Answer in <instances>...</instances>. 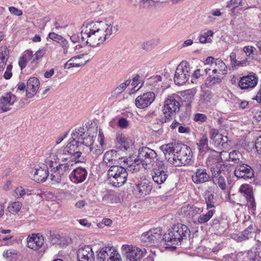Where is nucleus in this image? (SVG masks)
<instances>
[{"instance_id":"obj_17","label":"nucleus","mask_w":261,"mask_h":261,"mask_svg":"<svg viewBox=\"0 0 261 261\" xmlns=\"http://www.w3.org/2000/svg\"><path fill=\"white\" fill-rule=\"evenodd\" d=\"M196 169L192 176V181L196 184H201L208 181L210 175L207 173V170L204 165L197 166Z\"/></svg>"},{"instance_id":"obj_41","label":"nucleus","mask_w":261,"mask_h":261,"mask_svg":"<svg viewBox=\"0 0 261 261\" xmlns=\"http://www.w3.org/2000/svg\"><path fill=\"white\" fill-rule=\"evenodd\" d=\"M228 142H230L228 139V137L226 136H223L221 134L216 142L214 143L215 146H221L223 148H227L229 145Z\"/></svg>"},{"instance_id":"obj_13","label":"nucleus","mask_w":261,"mask_h":261,"mask_svg":"<svg viewBox=\"0 0 261 261\" xmlns=\"http://www.w3.org/2000/svg\"><path fill=\"white\" fill-rule=\"evenodd\" d=\"M45 164H41L36 168L34 173V180L37 182H44L48 176L49 168L53 167L54 162L49 160L45 161Z\"/></svg>"},{"instance_id":"obj_44","label":"nucleus","mask_w":261,"mask_h":261,"mask_svg":"<svg viewBox=\"0 0 261 261\" xmlns=\"http://www.w3.org/2000/svg\"><path fill=\"white\" fill-rule=\"evenodd\" d=\"M70 163L71 162H68L67 163L60 164L56 167V168L58 170L59 172L63 177H64V175L66 174V173L69 171L70 166L72 165V163L70 165Z\"/></svg>"},{"instance_id":"obj_42","label":"nucleus","mask_w":261,"mask_h":261,"mask_svg":"<svg viewBox=\"0 0 261 261\" xmlns=\"http://www.w3.org/2000/svg\"><path fill=\"white\" fill-rule=\"evenodd\" d=\"M215 212V210H210L206 214L200 215L197 219L198 222L200 224L207 222L213 217Z\"/></svg>"},{"instance_id":"obj_9","label":"nucleus","mask_w":261,"mask_h":261,"mask_svg":"<svg viewBox=\"0 0 261 261\" xmlns=\"http://www.w3.org/2000/svg\"><path fill=\"white\" fill-rule=\"evenodd\" d=\"M165 165L163 161H158L151 171V175L153 181L158 185L164 183L168 178L167 171L165 169Z\"/></svg>"},{"instance_id":"obj_38","label":"nucleus","mask_w":261,"mask_h":261,"mask_svg":"<svg viewBox=\"0 0 261 261\" xmlns=\"http://www.w3.org/2000/svg\"><path fill=\"white\" fill-rule=\"evenodd\" d=\"M255 228V226L253 224L250 225L246 229H245L242 234V238L243 240H247L252 238Z\"/></svg>"},{"instance_id":"obj_32","label":"nucleus","mask_w":261,"mask_h":261,"mask_svg":"<svg viewBox=\"0 0 261 261\" xmlns=\"http://www.w3.org/2000/svg\"><path fill=\"white\" fill-rule=\"evenodd\" d=\"M86 128L84 127H80L76 128L71 134V140H74L79 142L81 141L83 137L86 135Z\"/></svg>"},{"instance_id":"obj_40","label":"nucleus","mask_w":261,"mask_h":261,"mask_svg":"<svg viewBox=\"0 0 261 261\" xmlns=\"http://www.w3.org/2000/svg\"><path fill=\"white\" fill-rule=\"evenodd\" d=\"M134 7H139L140 9L148 7L150 5L152 0H129Z\"/></svg>"},{"instance_id":"obj_33","label":"nucleus","mask_w":261,"mask_h":261,"mask_svg":"<svg viewBox=\"0 0 261 261\" xmlns=\"http://www.w3.org/2000/svg\"><path fill=\"white\" fill-rule=\"evenodd\" d=\"M9 57V50L6 46L0 47V70H3Z\"/></svg>"},{"instance_id":"obj_28","label":"nucleus","mask_w":261,"mask_h":261,"mask_svg":"<svg viewBox=\"0 0 261 261\" xmlns=\"http://www.w3.org/2000/svg\"><path fill=\"white\" fill-rule=\"evenodd\" d=\"M117 151L114 150L107 151L103 157V163L107 167L111 168L113 166H116L118 164L116 159Z\"/></svg>"},{"instance_id":"obj_8","label":"nucleus","mask_w":261,"mask_h":261,"mask_svg":"<svg viewBox=\"0 0 261 261\" xmlns=\"http://www.w3.org/2000/svg\"><path fill=\"white\" fill-rule=\"evenodd\" d=\"M190 75V67L186 61L181 62L177 67L174 77V81L177 85H182L189 80Z\"/></svg>"},{"instance_id":"obj_24","label":"nucleus","mask_w":261,"mask_h":261,"mask_svg":"<svg viewBox=\"0 0 261 261\" xmlns=\"http://www.w3.org/2000/svg\"><path fill=\"white\" fill-rule=\"evenodd\" d=\"M87 55L81 54L71 58L64 66L65 69H69L71 67H78L85 65L88 61L85 57Z\"/></svg>"},{"instance_id":"obj_62","label":"nucleus","mask_w":261,"mask_h":261,"mask_svg":"<svg viewBox=\"0 0 261 261\" xmlns=\"http://www.w3.org/2000/svg\"><path fill=\"white\" fill-rule=\"evenodd\" d=\"M22 56L27 61V62L31 61V63H33L35 62L33 61L34 55L33 52L30 50H26Z\"/></svg>"},{"instance_id":"obj_4","label":"nucleus","mask_w":261,"mask_h":261,"mask_svg":"<svg viewBox=\"0 0 261 261\" xmlns=\"http://www.w3.org/2000/svg\"><path fill=\"white\" fill-rule=\"evenodd\" d=\"M156 152L149 147H144L140 148L138 158L129 165L128 170L136 172L139 170V165L141 164L145 169H149L151 165H156V162L160 161L157 158Z\"/></svg>"},{"instance_id":"obj_31","label":"nucleus","mask_w":261,"mask_h":261,"mask_svg":"<svg viewBox=\"0 0 261 261\" xmlns=\"http://www.w3.org/2000/svg\"><path fill=\"white\" fill-rule=\"evenodd\" d=\"M215 75H210L205 81V84L208 88L220 84L222 82L221 74H214Z\"/></svg>"},{"instance_id":"obj_1","label":"nucleus","mask_w":261,"mask_h":261,"mask_svg":"<svg viewBox=\"0 0 261 261\" xmlns=\"http://www.w3.org/2000/svg\"><path fill=\"white\" fill-rule=\"evenodd\" d=\"M118 28L117 24L106 21L85 22L82 27V38L90 46L96 47L111 39Z\"/></svg>"},{"instance_id":"obj_30","label":"nucleus","mask_w":261,"mask_h":261,"mask_svg":"<svg viewBox=\"0 0 261 261\" xmlns=\"http://www.w3.org/2000/svg\"><path fill=\"white\" fill-rule=\"evenodd\" d=\"M222 161L221 152L212 150L207 159L206 163L211 167L217 164L221 163Z\"/></svg>"},{"instance_id":"obj_37","label":"nucleus","mask_w":261,"mask_h":261,"mask_svg":"<svg viewBox=\"0 0 261 261\" xmlns=\"http://www.w3.org/2000/svg\"><path fill=\"white\" fill-rule=\"evenodd\" d=\"M197 145L199 146V151L201 152H206L208 150V139L205 135L201 137Z\"/></svg>"},{"instance_id":"obj_43","label":"nucleus","mask_w":261,"mask_h":261,"mask_svg":"<svg viewBox=\"0 0 261 261\" xmlns=\"http://www.w3.org/2000/svg\"><path fill=\"white\" fill-rule=\"evenodd\" d=\"M94 143V140L93 139V137H91L88 134L86 133V135L83 137V138L80 141V144H81L82 148L83 147V145H85L87 149L91 147Z\"/></svg>"},{"instance_id":"obj_7","label":"nucleus","mask_w":261,"mask_h":261,"mask_svg":"<svg viewBox=\"0 0 261 261\" xmlns=\"http://www.w3.org/2000/svg\"><path fill=\"white\" fill-rule=\"evenodd\" d=\"M204 65H210L209 68L207 67L205 69L206 74L210 70H212L213 74H219L222 75L226 74L227 66L224 62L219 58L215 59L212 56L208 57L205 61Z\"/></svg>"},{"instance_id":"obj_15","label":"nucleus","mask_w":261,"mask_h":261,"mask_svg":"<svg viewBox=\"0 0 261 261\" xmlns=\"http://www.w3.org/2000/svg\"><path fill=\"white\" fill-rule=\"evenodd\" d=\"M155 95L153 92H147L138 96L135 99L136 106L140 109L148 108L155 100Z\"/></svg>"},{"instance_id":"obj_39","label":"nucleus","mask_w":261,"mask_h":261,"mask_svg":"<svg viewBox=\"0 0 261 261\" xmlns=\"http://www.w3.org/2000/svg\"><path fill=\"white\" fill-rule=\"evenodd\" d=\"M224 176L220 175V176L212 177L213 182L217 185L222 190H225L226 188V185Z\"/></svg>"},{"instance_id":"obj_3","label":"nucleus","mask_w":261,"mask_h":261,"mask_svg":"<svg viewBox=\"0 0 261 261\" xmlns=\"http://www.w3.org/2000/svg\"><path fill=\"white\" fill-rule=\"evenodd\" d=\"M190 231L187 226L181 223L174 225L168 233L164 234L163 240L165 242L166 248H170L172 250L176 248V245L190 235Z\"/></svg>"},{"instance_id":"obj_61","label":"nucleus","mask_w":261,"mask_h":261,"mask_svg":"<svg viewBox=\"0 0 261 261\" xmlns=\"http://www.w3.org/2000/svg\"><path fill=\"white\" fill-rule=\"evenodd\" d=\"M27 192L22 187H19L15 189L14 191V196L17 198L22 197L26 194Z\"/></svg>"},{"instance_id":"obj_5","label":"nucleus","mask_w":261,"mask_h":261,"mask_svg":"<svg viewBox=\"0 0 261 261\" xmlns=\"http://www.w3.org/2000/svg\"><path fill=\"white\" fill-rule=\"evenodd\" d=\"M123 160L124 164L121 166H113L108 171V177L109 181L114 187H120L123 185L126 181L128 173L123 166L129 165L132 162L128 159L121 158Z\"/></svg>"},{"instance_id":"obj_21","label":"nucleus","mask_w":261,"mask_h":261,"mask_svg":"<svg viewBox=\"0 0 261 261\" xmlns=\"http://www.w3.org/2000/svg\"><path fill=\"white\" fill-rule=\"evenodd\" d=\"M77 258L78 261H95L94 252L89 246H86L78 250Z\"/></svg>"},{"instance_id":"obj_58","label":"nucleus","mask_w":261,"mask_h":261,"mask_svg":"<svg viewBox=\"0 0 261 261\" xmlns=\"http://www.w3.org/2000/svg\"><path fill=\"white\" fill-rule=\"evenodd\" d=\"M243 0H230L227 4V7L234 10L235 8L241 5Z\"/></svg>"},{"instance_id":"obj_47","label":"nucleus","mask_w":261,"mask_h":261,"mask_svg":"<svg viewBox=\"0 0 261 261\" xmlns=\"http://www.w3.org/2000/svg\"><path fill=\"white\" fill-rule=\"evenodd\" d=\"M87 149L89 150V152L95 158L101 154L103 151V148L97 146H94L92 145Z\"/></svg>"},{"instance_id":"obj_52","label":"nucleus","mask_w":261,"mask_h":261,"mask_svg":"<svg viewBox=\"0 0 261 261\" xmlns=\"http://www.w3.org/2000/svg\"><path fill=\"white\" fill-rule=\"evenodd\" d=\"M117 199L116 196L113 193H109L106 194L103 197V201L108 204L113 203Z\"/></svg>"},{"instance_id":"obj_36","label":"nucleus","mask_w":261,"mask_h":261,"mask_svg":"<svg viewBox=\"0 0 261 261\" xmlns=\"http://www.w3.org/2000/svg\"><path fill=\"white\" fill-rule=\"evenodd\" d=\"M22 205V204L20 202H12L9 204L8 210L10 213L15 215L20 211Z\"/></svg>"},{"instance_id":"obj_54","label":"nucleus","mask_w":261,"mask_h":261,"mask_svg":"<svg viewBox=\"0 0 261 261\" xmlns=\"http://www.w3.org/2000/svg\"><path fill=\"white\" fill-rule=\"evenodd\" d=\"M194 94L192 90H188L184 92V98L187 99L188 105H190L194 98Z\"/></svg>"},{"instance_id":"obj_19","label":"nucleus","mask_w":261,"mask_h":261,"mask_svg":"<svg viewBox=\"0 0 261 261\" xmlns=\"http://www.w3.org/2000/svg\"><path fill=\"white\" fill-rule=\"evenodd\" d=\"M16 101V97L11 92L5 93L0 98V107L3 112H6L11 109V107Z\"/></svg>"},{"instance_id":"obj_2","label":"nucleus","mask_w":261,"mask_h":261,"mask_svg":"<svg viewBox=\"0 0 261 261\" xmlns=\"http://www.w3.org/2000/svg\"><path fill=\"white\" fill-rule=\"evenodd\" d=\"M160 148L163 152L166 160L174 166L188 165L193 158L190 147L176 142L164 144Z\"/></svg>"},{"instance_id":"obj_49","label":"nucleus","mask_w":261,"mask_h":261,"mask_svg":"<svg viewBox=\"0 0 261 261\" xmlns=\"http://www.w3.org/2000/svg\"><path fill=\"white\" fill-rule=\"evenodd\" d=\"M63 177L62 175H61V173L56 168L50 174V179L55 183L60 182Z\"/></svg>"},{"instance_id":"obj_6","label":"nucleus","mask_w":261,"mask_h":261,"mask_svg":"<svg viewBox=\"0 0 261 261\" xmlns=\"http://www.w3.org/2000/svg\"><path fill=\"white\" fill-rule=\"evenodd\" d=\"M82 151L80 142L72 140L64 148L61 160L71 163L83 162L84 159L82 156Z\"/></svg>"},{"instance_id":"obj_34","label":"nucleus","mask_w":261,"mask_h":261,"mask_svg":"<svg viewBox=\"0 0 261 261\" xmlns=\"http://www.w3.org/2000/svg\"><path fill=\"white\" fill-rule=\"evenodd\" d=\"M116 140L120 144V147L124 148V150H127L132 144V141L121 134L117 135Z\"/></svg>"},{"instance_id":"obj_50","label":"nucleus","mask_w":261,"mask_h":261,"mask_svg":"<svg viewBox=\"0 0 261 261\" xmlns=\"http://www.w3.org/2000/svg\"><path fill=\"white\" fill-rule=\"evenodd\" d=\"M241 194H233L232 195H230L229 194L228 195L227 199L232 204H237L238 205H241L240 202L241 201L240 200L241 198Z\"/></svg>"},{"instance_id":"obj_63","label":"nucleus","mask_w":261,"mask_h":261,"mask_svg":"<svg viewBox=\"0 0 261 261\" xmlns=\"http://www.w3.org/2000/svg\"><path fill=\"white\" fill-rule=\"evenodd\" d=\"M230 60L232 65L240 66L243 64V63L238 61L236 59V54L235 53L232 52L230 55Z\"/></svg>"},{"instance_id":"obj_12","label":"nucleus","mask_w":261,"mask_h":261,"mask_svg":"<svg viewBox=\"0 0 261 261\" xmlns=\"http://www.w3.org/2000/svg\"><path fill=\"white\" fill-rule=\"evenodd\" d=\"M161 232L160 228L150 229L141 235V241L147 245H154L162 239Z\"/></svg>"},{"instance_id":"obj_27","label":"nucleus","mask_w":261,"mask_h":261,"mask_svg":"<svg viewBox=\"0 0 261 261\" xmlns=\"http://www.w3.org/2000/svg\"><path fill=\"white\" fill-rule=\"evenodd\" d=\"M201 211L199 208L188 204L184 205L181 208L180 213L183 217L189 220L192 219Z\"/></svg>"},{"instance_id":"obj_48","label":"nucleus","mask_w":261,"mask_h":261,"mask_svg":"<svg viewBox=\"0 0 261 261\" xmlns=\"http://www.w3.org/2000/svg\"><path fill=\"white\" fill-rule=\"evenodd\" d=\"M164 117L162 118L156 120L158 124H162L167 122L170 121L173 117V115L169 113L167 111H163Z\"/></svg>"},{"instance_id":"obj_26","label":"nucleus","mask_w":261,"mask_h":261,"mask_svg":"<svg viewBox=\"0 0 261 261\" xmlns=\"http://www.w3.org/2000/svg\"><path fill=\"white\" fill-rule=\"evenodd\" d=\"M87 171L85 168L78 167L73 170L69 175L70 180L74 183L83 182L87 176Z\"/></svg>"},{"instance_id":"obj_20","label":"nucleus","mask_w":261,"mask_h":261,"mask_svg":"<svg viewBox=\"0 0 261 261\" xmlns=\"http://www.w3.org/2000/svg\"><path fill=\"white\" fill-rule=\"evenodd\" d=\"M44 244L43 237L39 233L32 234L27 238V247L34 250H38Z\"/></svg>"},{"instance_id":"obj_51","label":"nucleus","mask_w":261,"mask_h":261,"mask_svg":"<svg viewBox=\"0 0 261 261\" xmlns=\"http://www.w3.org/2000/svg\"><path fill=\"white\" fill-rule=\"evenodd\" d=\"M205 199L207 209L215 206L214 195L212 194L208 193L207 194H206Z\"/></svg>"},{"instance_id":"obj_11","label":"nucleus","mask_w":261,"mask_h":261,"mask_svg":"<svg viewBox=\"0 0 261 261\" xmlns=\"http://www.w3.org/2000/svg\"><path fill=\"white\" fill-rule=\"evenodd\" d=\"M121 249L129 261H140L145 253V251L136 246L128 245H122Z\"/></svg>"},{"instance_id":"obj_45","label":"nucleus","mask_w":261,"mask_h":261,"mask_svg":"<svg viewBox=\"0 0 261 261\" xmlns=\"http://www.w3.org/2000/svg\"><path fill=\"white\" fill-rule=\"evenodd\" d=\"M212 98V95L210 91H202L200 97L199 102L201 103H207L211 101Z\"/></svg>"},{"instance_id":"obj_64","label":"nucleus","mask_w":261,"mask_h":261,"mask_svg":"<svg viewBox=\"0 0 261 261\" xmlns=\"http://www.w3.org/2000/svg\"><path fill=\"white\" fill-rule=\"evenodd\" d=\"M154 42L152 40L148 41L146 42H144L142 44V48L144 50H149L152 49L153 47Z\"/></svg>"},{"instance_id":"obj_57","label":"nucleus","mask_w":261,"mask_h":261,"mask_svg":"<svg viewBox=\"0 0 261 261\" xmlns=\"http://www.w3.org/2000/svg\"><path fill=\"white\" fill-rule=\"evenodd\" d=\"M61 237L59 233L50 232V240L53 244H60Z\"/></svg>"},{"instance_id":"obj_59","label":"nucleus","mask_w":261,"mask_h":261,"mask_svg":"<svg viewBox=\"0 0 261 261\" xmlns=\"http://www.w3.org/2000/svg\"><path fill=\"white\" fill-rule=\"evenodd\" d=\"M256 48L252 46H246L243 48V51L246 54L247 57H250L255 55Z\"/></svg>"},{"instance_id":"obj_25","label":"nucleus","mask_w":261,"mask_h":261,"mask_svg":"<svg viewBox=\"0 0 261 261\" xmlns=\"http://www.w3.org/2000/svg\"><path fill=\"white\" fill-rule=\"evenodd\" d=\"M40 82L35 77H30L27 82L26 86V96L32 98L34 96L39 88Z\"/></svg>"},{"instance_id":"obj_14","label":"nucleus","mask_w":261,"mask_h":261,"mask_svg":"<svg viewBox=\"0 0 261 261\" xmlns=\"http://www.w3.org/2000/svg\"><path fill=\"white\" fill-rule=\"evenodd\" d=\"M179 96L176 94L168 96L165 101L163 111H167L174 116L180 110V103L178 101Z\"/></svg>"},{"instance_id":"obj_60","label":"nucleus","mask_w":261,"mask_h":261,"mask_svg":"<svg viewBox=\"0 0 261 261\" xmlns=\"http://www.w3.org/2000/svg\"><path fill=\"white\" fill-rule=\"evenodd\" d=\"M58 43H59L60 45L63 47L64 53L66 54L68 52V49L69 47L68 41L62 37Z\"/></svg>"},{"instance_id":"obj_46","label":"nucleus","mask_w":261,"mask_h":261,"mask_svg":"<svg viewBox=\"0 0 261 261\" xmlns=\"http://www.w3.org/2000/svg\"><path fill=\"white\" fill-rule=\"evenodd\" d=\"M213 35L214 32L212 30H210L202 34H201L199 37V42L201 43L210 42L211 39L209 37H212Z\"/></svg>"},{"instance_id":"obj_56","label":"nucleus","mask_w":261,"mask_h":261,"mask_svg":"<svg viewBox=\"0 0 261 261\" xmlns=\"http://www.w3.org/2000/svg\"><path fill=\"white\" fill-rule=\"evenodd\" d=\"M206 115L201 113H196L194 115V120L199 123H204L207 120Z\"/></svg>"},{"instance_id":"obj_16","label":"nucleus","mask_w":261,"mask_h":261,"mask_svg":"<svg viewBox=\"0 0 261 261\" xmlns=\"http://www.w3.org/2000/svg\"><path fill=\"white\" fill-rule=\"evenodd\" d=\"M234 174L238 178L251 179L254 176V171L249 165L242 163L236 166Z\"/></svg>"},{"instance_id":"obj_35","label":"nucleus","mask_w":261,"mask_h":261,"mask_svg":"<svg viewBox=\"0 0 261 261\" xmlns=\"http://www.w3.org/2000/svg\"><path fill=\"white\" fill-rule=\"evenodd\" d=\"M242 261H261L256 252L250 250L244 254Z\"/></svg>"},{"instance_id":"obj_55","label":"nucleus","mask_w":261,"mask_h":261,"mask_svg":"<svg viewBox=\"0 0 261 261\" xmlns=\"http://www.w3.org/2000/svg\"><path fill=\"white\" fill-rule=\"evenodd\" d=\"M209 134L210 139L213 140L214 143L217 140L218 138L220 137L221 135L219 133L218 130L216 128L211 129Z\"/></svg>"},{"instance_id":"obj_29","label":"nucleus","mask_w":261,"mask_h":261,"mask_svg":"<svg viewBox=\"0 0 261 261\" xmlns=\"http://www.w3.org/2000/svg\"><path fill=\"white\" fill-rule=\"evenodd\" d=\"M229 167L222 163L217 164L211 167L212 177L225 176L229 172Z\"/></svg>"},{"instance_id":"obj_23","label":"nucleus","mask_w":261,"mask_h":261,"mask_svg":"<svg viewBox=\"0 0 261 261\" xmlns=\"http://www.w3.org/2000/svg\"><path fill=\"white\" fill-rule=\"evenodd\" d=\"M239 192L241 195L244 194V196L247 200L248 207L254 208L256 207V204L251 187L247 184L242 185L239 189Z\"/></svg>"},{"instance_id":"obj_18","label":"nucleus","mask_w":261,"mask_h":261,"mask_svg":"<svg viewBox=\"0 0 261 261\" xmlns=\"http://www.w3.org/2000/svg\"><path fill=\"white\" fill-rule=\"evenodd\" d=\"M134 189L136 195L139 197H144L150 194L152 189V186L150 181L144 178L138 181Z\"/></svg>"},{"instance_id":"obj_10","label":"nucleus","mask_w":261,"mask_h":261,"mask_svg":"<svg viewBox=\"0 0 261 261\" xmlns=\"http://www.w3.org/2000/svg\"><path fill=\"white\" fill-rule=\"evenodd\" d=\"M97 261H121V256L113 247H105L97 251Z\"/></svg>"},{"instance_id":"obj_53","label":"nucleus","mask_w":261,"mask_h":261,"mask_svg":"<svg viewBox=\"0 0 261 261\" xmlns=\"http://www.w3.org/2000/svg\"><path fill=\"white\" fill-rule=\"evenodd\" d=\"M130 80H127L124 83L120 84L115 89V91L117 94L121 93L126 87L130 84Z\"/></svg>"},{"instance_id":"obj_22","label":"nucleus","mask_w":261,"mask_h":261,"mask_svg":"<svg viewBox=\"0 0 261 261\" xmlns=\"http://www.w3.org/2000/svg\"><path fill=\"white\" fill-rule=\"evenodd\" d=\"M257 81L254 74L243 76L240 78L239 86L242 89L253 88L257 85Z\"/></svg>"}]
</instances>
